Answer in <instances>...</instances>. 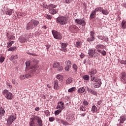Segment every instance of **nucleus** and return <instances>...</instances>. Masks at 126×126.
<instances>
[{"label":"nucleus","mask_w":126,"mask_h":126,"mask_svg":"<svg viewBox=\"0 0 126 126\" xmlns=\"http://www.w3.org/2000/svg\"><path fill=\"white\" fill-rule=\"evenodd\" d=\"M11 46H12V43H7V48H10V47H11Z\"/></svg>","instance_id":"nucleus-52"},{"label":"nucleus","mask_w":126,"mask_h":126,"mask_svg":"<svg viewBox=\"0 0 126 126\" xmlns=\"http://www.w3.org/2000/svg\"><path fill=\"white\" fill-rule=\"evenodd\" d=\"M16 120V117L14 115H11L7 119V124L9 126H10Z\"/></svg>","instance_id":"nucleus-11"},{"label":"nucleus","mask_w":126,"mask_h":126,"mask_svg":"<svg viewBox=\"0 0 126 126\" xmlns=\"http://www.w3.org/2000/svg\"><path fill=\"white\" fill-rule=\"evenodd\" d=\"M71 61L68 60L66 63V66L64 67L65 70L66 71H69V69L71 68Z\"/></svg>","instance_id":"nucleus-17"},{"label":"nucleus","mask_w":126,"mask_h":126,"mask_svg":"<svg viewBox=\"0 0 126 126\" xmlns=\"http://www.w3.org/2000/svg\"><path fill=\"white\" fill-rule=\"evenodd\" d=\"M76 88L75 87H72L70 89H69L68 90V92L71 93L73 92V91H75Z\"/></svg>","instance_id":"nucleus-43"},{"label":"nucleus","mask_w":126,"mask_h":126,"mask_svg":"<svg viewBox=\"0 0 126 126\" xmlns=\"http://www.w3.org/2000/svg\"><path fill=\"white\" fill-rule=\"evenodd\" d=\"M98 11L101 12L104 15H108L109 14V11L107 10V9H104L102 7H97Z\"/></svg>","instance_id":"nucleus-14"},{"label":"nucleus","mask_w":126,"mask_h":126,"mask_svg":"<svg viewBox=\"0 0 126 126\" xmlns=\"http://www.w3.org/2000/svg\"><path fill=\"white\" fill-rule=\"evenodd\" d=\"M106 48V46H105L103 44H97L95 46V49H96L97 52H99V51H102V50H104V49Z\"/></svg>","instance_id":"nucleus-18"},{"label":"nucleus","mask_w":126,"mask_h":126,"mask_svg":"<svg viewBox=\"0 0 126 126\" xmlns=\"http://www.w3.org/2000/svg\"><path fill=\"white\" fill-rule=\"evenodd\" d=\"M26 64L27 66H29L30 65V62H26Z\"/></svg>","instance_id":"nucleus-63"},{"label":"nucleus","mask_w":126,"mask_h":126,"mask_svg":"<svg viewBox=\"0 0 126 126\" xmlns=\"http://www.w3.org/2000/svg\"><path fill=\"white\" fill-rule=\"evenodd\" d=\"M4 59H5V58L3 56L0 57V63H3V62H4Z\"/></svg>","instance_id":"nucleus-47"},{"label":"nucleus","mask_w":126,"mask_h":126,"mask_svg":"<svg viewBox=\"0 0 126 126\" xmlns=\"http://www.w3.org/2000/svg\"><path fill=\"white\" fill-rule=\"evenodd\" d=\"M59 82L57 80L54 81V89L58 90L59 89Z\"/></svg>","instance_id":"nucleus-29"},{"label":"nucleus","mask_w":126,"mask_h":126,"mask_svg":"<svg viewBox=\"0 0 126 126\" xmlns=\"http://www.w3.org/2000/svg\"><path fill=\"white\" fill-rule=\"evenodd\" d=\"M122 26L123 29H126V21L123 20L122 23Z\"/></svg>","instance_id":"nucleus-36"},{"label":"nucleus","mask_w":126,"mask_h":126,"mask_svg":"<svg viewBox=\"0 0 126 126\" xmlns=\"http://www.w3.org/2000/svg\"><path fill=\"white\" fill-rule=\"evenodd\" d=\"M109 41V38L108 37L105 36L104 37V41L106 42V43H108V41Z\"/></svg>","instance_id":"nucleus-55"},{"label":"nucleus","mask_w":126,"mask_h":126,"mask_svg":"<svg viewBox=\"0 0 126 126\" xmlns=\"http://www.w3.org/2000/svg\"><path fill=\"white\" fill-rule=\"evenodd\" d=\"M68 45V43H61V48L60 49V51L61 52H64V53H66L67 52V48L66 47H67V45Z\"/></svg>","instance_id":"nucleus-12"},{"label":"nucleus","mask_w":126,"mask_h":126,"mask_svg":"<svg viewBox=\"0 0 126 126\" xmlns=\"http://www.w3.org/2000/svg\"><path fill=\"white\" fill-rule=\"evenodd\" d=\"M56 120V118L54 117H50L49 118V122H54Z\"/></svg>","instance_id":"nucleus-48"},{"label":"nucleus","mask_w":126,"mask_h":126,"mask_svg":"<svg viewBox=\"0 0 126 126\" xmlns=\"http://www.w3.org/2000/svg\"><path fill=\"white\" fill-rule=\"evenodd\" d=\"M17 49V47H16V46H14V47L9 48L7 51L8 52H13L15 51Z\"/></svg>","instance_id":"nucleus-30"},{"label":"nucleus","mask_w":126,"mask_h":126,"mask_svg":"<svg viewBox=\"0 0 126 126\" xmlns=\"http://www.w3.org/2000/svg\"><path fill=\"white\" fill-rule=\"evenodd\" d=\"M98 38L99 39V40H103V39H104V36H98Z\"/></svg>","instance_id":"nucleus-60"},{"label":"nucleus","mask_w":126,"mask_h":126,"mask_svg":"<svg viewBox=\"0 0 126 126\" xmlns=\"http://www.w3.org/2000/svg\"><path fill=\"white\" fill-rule=\"evenodd\" d=\"M68 18L66 16H62L58 17L56 19V23L61 25H65L67 23Z\"/></svg>","instance_id":"nucleus-4"},{"label":"nucleus","mask_w":126,"mask_h":126,"mask_svg":"<svg viewBox=\"0 0 126 126\" xmlns=\"http://www.w3.org/2000/svg\"><path fill=\"white\" fill-rule=\"evenodd\" d=\"M85 57V55L83 53H81V55H80V58H81V59H83V58H84Z\"/></svg>","instance_id":"nucleus-57"},{"label":"nucleus","mask_w":126,"mask_h":126,"mask_svg":"<svg viewBox=\"0 0 126 126\" xmlns=\"http://www.w3.org/2000/svg\"><path fill=\"white\" fill-rule=\"evenodd\" d=\"M44 113L46 117H50V111L49 110H45Z\"/></svg>","instance_id":"nucleus-46"},{"label":"nucleus","mask_w":126,"mask_h":126,"mask_svg":"<svg viewBox=\"0 0 126 126\" xmlns=\"http://www.w3.org/2000/svg\"><path fill=\"white\" fill-rule=\"evenodd\" d=\"M92 95H94V96H97L98 95V93L96 91H94Z\"/></svg>","instance_id":"nucleus-49"},{"label":"nucleus","mask_w":126,"mask_h":126,"mask_svg":"<svg viewBox=\"0 0 126 126\" xmlns=\"http://www.w3.org/2000/svg\"><path fill=\"white\" fill-rule=\"evenodd\" d=\"M73 68L75 70V71H77V68H78V67L77 66V65H76V64L74 63L73 64Z\"/></svg>","instance_id":"nucleus-44"},{"label":"nucleus","mask_w":126,"mask_h":126,"mask_svg":"<svg viewBox=\"0 0 126 126\" xmlns=\"http://www.w3.org/2000/svg\"><path fill=\"white\" fill-rule=\"evenodd\" d=\"M98 53H99L100 54H101V55H102V56H106V55H107V52H106V51L105 50H98Z\"/></svg>","instance_id":"nucleus-33"},{"label":"nucleus","mask_w":126,"mask_h":126,"mask_svg":"<svg viewBox=\"0 0 126 126\" xmlns=\"http://www.w3.org/2000/svg\"><path fill=\"white\" fill-rule=\"evenodd\" d=\"M19 41L20 43H27L28 42V37L21 36L19 39Z\"/></svg>","instance_id":"nucleus-23"},{"label":"nucleus","mask_w":126,"mask_h":126,"mask_svg":"<svg viewBox=\"0 0 126 126\" xmlns=\"http://www.w3.org/2000/svg\"><path fill=\"white\" fill-rule=\"evenodd\" d=\"M63 69V66H60L58 68V71H62Z\"/></svg>","instance_id":"nucleus-58"},{"label":"nucleus","mask_w":126,"mask_h":126,"mask_svg":"<svg viewBox=\"0 0 126 126\" xmlns=\"http://www.w3.org/2000/svg\"><path fill=\"white\" fill-rule=\"evenodd\" d=\"M38 66L37 65H34L32 67V70H30L28 74L24 75H21L20 77V79L23 80L25 78H28L29 77H32L34 73H39V69H37Z\"/></svg>","instance_id":"nucleus-1"},{"label":"nucleus","mask_w":126,"mask_h":126,"mask_svg":"<svg viewBox=\"0 0 126 126\" xmlns=\"http://www.w3.org/2000/svg\"><path fill=\"white\" fill-rule=\"evenodd\" d=\"M6 36L9 40H14L15 36H14L12 33H7Z\"/></svg>","instance_id":"nucleus-24"},{"label":"nucleus","mask_w":126,"mask_h":126,"mask_svg":"<svg viewBox=\"0 0 126 126\" xmlns=\"http://www.w3.org/2000/svg\"><path fill=\"white\" fill-rule=\"evenodd\" d=\"M71 0H65V3H70Z\"/></svg>","instance_id":"nucleus-59"},{"label":"nucleus","mask_w":126,"mask_h":126,"mask_svg":"<svg viewBox=\"0 0 126 126\" xmlns=\"http://www.w3.org/2000/svg\"><path fill=\"white\" fill-rule=\"evenodd\" d=\"M46 18H47V19H49V20L52 19V16L50 15H47L46 16Z\"/></svg>","instance_id":"nucleus-50"},{"label":"nucleus","mask_w":126,"mask_h":126,"mask_svg":"<svg viewBox=\"0 0 126 126\" xmlns=\"http://www.w3.org/2000/svg\"><path fill=\"white\" fill-rule=\"evenodd\" d=\"M102 102H103V101L99 100V101H97L96 104H97V105H98V106H100V105H101V104H102Z\"/></svg>","instance_id":"nucleus-54"},{"label":"nucleus","mask_w":126,"mask_h":126,"mask_svg":"<svg viewBox=\"0 0 126 126\" xmlns=\"http://www.w3.org/2000/svg\"><path fill=\"white\" fill-rule=\"evenodd\" d=\"M51 47H52V45H47L46 46V50H49V49H50V48H51Z\"/></svg>","instance_id":"nucleus-56"},{"label":"nucleus","mask_w":126,"mask_h":126,"mask_svg":"<svg viewBox=\"0 0 126 126\" xmlns=\"http://www.w3.org/2000/svg\"><path fill=\"white\" fill-rule=\"evenodd\" d=\"M62 111L63 110H62V109H59L58 110L55 111L54 112L55 116H58V115H60V113H62Z\"/></svg>","instance_id":"nucleus-39"},{"label":"nucleus","mask_w":126,"mask_h":126,"mask_svg":"<svg viewBox=\"0 0 126 126\" xmlns=\"http://www.w3.org/2000/svg\"><path fill=\"white\" fill-rule=\"evenodd\" d=\"M14 57V59L15 60H17L18 59V55H13Z\"/></svg>","instance_id":"nucleus-61"},{"label":"nucleus","mask_w":126,"mask_h":126,"mask_svg":"<svg viewBox=\"0 0 126 126\" xmlns=\"http://www.w3.org/2000/svg\"><path fill=\"white\" fill-rule=\"evenodd\" d=\"M95 40V32L91 31L90 32V37L87 38L88 42H93Z\"/></svg>","instance_id":"nucleus-13"},{"label":"nucleus","mask_w":126,"mask_h":126,"mask_svg":"<svg viewBox=\"0 0 126 126\" xmlns=\"http://www.w3.org/2000/svg\"><path fill=\"white\" fill-rule=\"evenodd\" d=\"M52 33L55 39H57V40H62V39H63V36L62 35L61 32L55 30H53L52 31Z\"/></svg>","instance_id":"nucleus-8"},{"label":"nucleus","mask_w":126,"mask_h":126,"mask_svg":"<svg viewBox=\"0 0 126 126\" xmlns=\"http://www.w3.org/2000/svg\"><path fill=\"white\" fill-rule=\"evenodd\" d=\"M85 89H86V90H87V91H88V93H91V94H93L94 90H92V89H91L88 87H86Z\"/></svg>","instance_id":"nucleus-28"},{"label":"nucleus","mask_w":126,"mask_h":126,"mask_svg":"<svg viewBox=\"0 0 126 126\" xmlns=\"http://www.w3.org/2000/svg\"><path fill=\"white\" fill-rule=\"evenodd\" d=\"M39 23H40L39 21L34 19L31 20V21L27 24V30H32L33 28H35V27H37L38 25H39Z\"/></svg>","instance_id":"nucleus-3"},{"label":"nucleus","mask_w":126,"mask_h":126,"mask_svg":"<svg viewBox=\"0 0 126 126\" xmlns=\"http://www.w3.org/2000/svg\"><path fill=\"white\" fill-rule=\"evenodd\" d=\"M64 103L62 101L58 102V105L56 107V109H60V110H63L64 109V106H63Z\"/></svg>","instance_id":"nucleus-20"},{"label":"nucleus","mask_w":126,"mask_h":126,"mask_svg":"<svg viewBox=\"0 0 126 126\" xmlns=\"http://www.w3.org/2000/svg\"><path fill=\"white\" fill-rule=\"evenodd\" d=\"M97 111L98 108L97 107H96L95 105H93L91 109V112H92V113H97Z\"/></svg>","instance_id":"nucleus-27"},{"label":"nucleus","mask_w":126,"mask_h":126,"mask_svg":"<svg viewBox=\"0 0 126 126\" xmlns=\"http://www.w3.org/2000/svg\"><path fill=\"white\" fill-rule=\"evenodd\" d=\"M83 105H84L85 106H88V105H89V102L86 100H84L83 101Z\"/></svg>","instance_id":"nucleus-45"},{"label":"nucleus","mask_w":126,"mask_h":126,"mask_svg":"<svg viewBox=\"0 0 126 126\" xmlns=\"http://www.w3.org/2000/svg\"><path fill=\"white\" fill-rule=\"evenodd\" d=\"M75 46H76L77 48H80V47H81V42L79 41H76L75 43Z\"/></svg>","instance_id":"nucleus-37"},{"label":"nucleus","mask_w":126,"mask_h":126,"mask_svg":"<svg viewBox=\"0 0 126 126\" xmlns=\"http://www.w3.org/2000/svg\"><path fill=\"white\" fill-rule=\"evenodd\" d=\"M80 110L82 111V112H85V111H86V107L82 105L80 107Z\"/></svg>","instance_id":"nucleus-38"},{"label":"nucleus","mask_w":126,"mask_h":126,"mask_svg":"<svg viewBox=\"0 0 126 126\" xmlns=\"http://www.w3.org/2000/svg\"><path fill=\"white\" fill-rule=\"evenodd\" d=\"M56 121L58 122V123H59V124H62V122H63V120L62 119H57L56 120Z\"/></svg>","instance_id":"nucleus-51"},{"label":"nucleus","mask_w":126,"mask_h":126,"mask_svg":"<svg viewBox=\"0 0 126 126\" xmlns=\"http://www.w3.org/2000/svg\"><path fill=\"white\" fill-rule=\"evenodd\" d=\"M92 81L94 82V88H99L102 85V81L101 79L97 77H93L91 78Z\"/></svg>","instance_id":"nucleus-5"},{"label":"nucleus","mask_w":126,"mask_h":126,"mask_svg":"<svg viewBox=\"0 0 126 126\" xmlns=\"http://www.w3.org/2000/svg\"><path fill=\"white\" fill-rule=\"evenodd\" d=\"M126 121V116L123 115L121 116L120 118V119L118 120V122H120V126H121V124H124L125 122Z\"/></svg>","instance_id":"nucleus-21"},{"label":"nucleus","mask_w":126,"mask_h":126,"mask_svg":"<svg viewBox=\"0 0 126 126\" xmlns=\"http://www.w3.org/2000/svg\"><path fill=\"white\" fill-rule=\"evenodd\" d=\"M58 6L57 5H55L53 4H50L47 7V9H49V13L51 14H56V13H58V10L55 9L56 7Z\"/></svg>","instance_id":"nucleus-6"},{"label":"nucleus","mask_w":126,"mask_h":126,"mask_svg":"<svg viewBox=\"0 0 126 126\" xmlns=\"http://www.w3.org/2000/svg\"><path fill=\"white\" fill-rule=\"evenodd\" d=\"M57 78L60 81H63V75H61L60 74H58L57 76Z\"/></svg>","instance_id":"nucleus-32"},{"label":"nucleus","mask_w":126,"mask_h":126,"mask_svg":"<svg viewBox=\"0 0 126 126\" xmlns=\"http://www.w3.org/2000/svg\"><path fill=\"white\" fill-rule=\"evenodd\" d=\"M78 27L75 25L70 26L69 27V30L72 33H76L78 31Z\"/></svg>","instance_id":"nucleus-16"},{"label":"nucleus","mask_w":126,"mask_h":126,"mask_svg":"<svg viewBox=\"0 0 126 126\" xmlns=\"http://www.w3.org/2000/svg\"><path fill=\"white\" fill-rule=\"evenodd\" d=\"M30 126H43V121L39 116H34L30 119Z\"/></svg>","instance_id":"nucleus-2"},{"label":"nucleus","mask_w":126,"mask_h":126,"mask_svg":"<svg viewBox=\"0 0 126 126\" xmlns=\"http://www.w3.org/2000/svg\"><path fill=\"white\" fill-rule=\"evenodd\" d=\"M120 79H123L124 81H126V73L123 72L121 73V76H120Z\"/></svg>","instance_id":"nucleus-26"},{"label":"nucleus","mask_w":126,"mask_h":126,"mask_svg":"<svg viewBox=\"0 0 126 126\" xmlns=\"http://www.w3.org/2000/svg\"><path fill=\"white\" fill-rule=\"evenodd\" d=\"M83 78L84 80H89L90 77H89V75H85L83 76Z\"/></svg>","instance_id":"nucleus-40"},{"label":"nucleus","mask_w":126,"mask_h":126,"mask_svg":"<svg viewBox=\"0 0 126 126\" xmlns=\"http://www.w3.org/2000/svg\"><path fill=\"white\" fill-rule=\"evenodd\" d=\"M14 60V57L13 55H12L10 58V61H13Z\"/></svg>","instance_id":"nucleus-64"},{"label":"nucleus","mask_w":126,"mask_h":126,"mask_svg":"<svg viewBox=\"0 0 126 126\" xmlns=\"http://www.w3.org/2000/svg\"><path fill=\"white\" fill-rule=\"evenodd\" d=\"M59 66H60V63L55 62L53 65L54 68H58Z\"/></svg>","instance_id":"nucleus-34"},{"label":"nucleus","mask_w":126,"mask_h":126,"mask_svg":"<svg viewBox=\"0 0 126 126\" xmlns=\"http://www.w3.org/2000/svg\"><path fill=\"white\" fill-rule=\"evenodd\" d=\"M98 8H95L94 10H93L92 11V13L90 16V18H92V19H93V18H95L96 16V13L98 12Z\"/></svg>","instance_id":"nucleus-19"},{"label":"nucleus","mask_w":126,"mask_h":126,"mask_svg":"<svg viewBox=\"0 0 126 126\" xmlns=\"http://www.w3.org/2000/svg\"><path fill=\"white\" fill-rule=\"evenodd\" d=\"M75 22V23H77L79 25H82L83 27L86 25V22L82 19H76Z\"/></svg>","instance_id":"nucleus-10"},{"label":"nucleus","mask_w":126,"mask_h":126,"mask_svg":"<svg viewBox=\"0 0 126 126\" xmlns=\"http://www.w3.org/2000/svg\"><path fill=\"white\" fill-rule=\"evenodd\" d=\"M5 113V111H4V109L2 107H0V114L1 115H3Z\"/></svg>","instance_id":"nucleus-42"},{"label":"nucleus","mask_w":126,"mask_h":126,"mask_svg":"<svg viewBox=\"0 0 126 126\" xmlns=\"http://www.w3.org/2000/svg\"><path fill=\"white\" fill-rule=\"evenodd\" d=\"M90 73L91 77V78H92V77H92V75H94L96 74V73H97V71L95 69H92L90 71Z\"/></svg>","instance_id":"nucleus-25"},{"label":"nucleus","mask_w":126,"mask_h":126,"mask_svg":"<svg viewBox=\"0 0 126 126\" xmlns=\"http://www.w3.org/2000/svg\"><path fill=\"white\" fill-rule=\"evenodd\" d=\"M2 11L3 12H4V14H6V15L10 16L12 15L13 9L4 7V10H2Z\"/></svg>","instance_id":"nucleus-15"},{"label":"nucleus","mask_w":126,"mask_h":126,"mask_svg":"<svg viewBox=\"0 0 126 126\" xmlns=\"http://www.w3.org/2000/svg\"><path fill=\"white\" fill-rule=\"evenodd\" d=\"M66 119L67 121H69V122H72V121H74V120L75 119L74 118V115L73 114H69L66 117Z\"/></svg>","instance_id":"nucleus-22"},{"label":"nucleus","mask_w":126,"mask_h":126,"mask_svg":"<svg viewBox=\"0 0 126 126\" xmlns=\"http://www.w3.org/2000/svg\"><path fill=\"white\" fill-rule=\"evenodd\" d=\"M17 16H18V17H24V16H25V14L22 12H19L17 13Z\"/></svg>","instance_id":"nucleus-35"},{"label":"nucleus","mask_w":126,"mask_h":126,"mask_svg":"<svg viewBox=\"0 0 126 126\" xmlns=\"http://www.w3.org/2000/svg\"><path fill=\"white\" fill-rule=\"evenodd\" d=\"M63 125H65L66 124H67V122L66 121H65L64 120H62V123Z\"/></svg>","instance_id":"nucleus-62"},{"label":"nucleus","mask_w":126,"mask_h":126,"mask_svg":"<svg viewBox=\"0 0 126 126\" xmlns=\"http://www.w3.org/2000/svg\"><path fill=\"white\" fill-rule=\"evenodd\" d=\"M72 82V80L70 78H69L66 81V84H70V83H71Z\"/></svg>","instance_id":"nucleus-41"},{"label":"nucleus","mask_w":126,"mask_h":126,"mask_svg":"<svg viewBox=\"0 0 126 126\" xmlns=\"http://www.w3.org/2000/svg\"><path fill=\"white\" fill-rule=\"evenodd\" d=\"M2 93L3 96H4L7 100H12V98H13V94H12V93H10L9 91L7 90H4Z\"/></svg>","instance_id":"nucleus-7"},{"label":"nucleus","mask_w":126,"mask_h":126,"mask_svg":"<svg viewBox=\"0 0 126 126\" xmlns=\"http://www.w3.org/2000/svg\"><path fill=\"white\" fill-rule=\"evenodd\" d=\"M96 49L95 48H90L88 51V55L90 58H95L96 57Z\"/></svg>","instance_id":"nucleus-9"},{"label":"nucleus","mask_w":126,"mask_h":126,"mask_svg":"<svg viewBox=\"0 0 126 126\" xmlns=\"http://www.w3.org/2000/svg\"><path fill=\"white\" fill-rule=\"evenodd\" d=\"M27 54H28V55H31V56H37V55H36V54H35V53H31L28 52H27Z\"/></svg>","instance_id":"nucleus-53"},{"label":"nucleus","mask_w":126,"mask_h":126,"mask_svg":"<svg viewBox=\"0 0 126 126\" xmlns=\"http://www.w3.org/2000/svg\"><path fill=\"white\" fill-rule=\"evenodd\" d=\"M84 92H85V89L84 87H82L78 90V93H84Z\"/></svg>","instance_id":"nucleus-31"}]
</instances>
